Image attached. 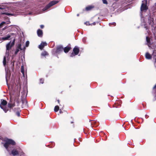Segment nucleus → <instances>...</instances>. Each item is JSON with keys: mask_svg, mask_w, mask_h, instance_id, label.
I'll return each instance as SVG.
<instances>
[{"mask_svg": "<svg viewBox=\"0 0 156 156\" xmlns=\"http://www.w3.org/2000/svg\"><path fill=\"white\" fill-rule=\"evenodd\" d=\"M15 10L11 8H8L3 5H0V13L2 14H5L9 16H15Z\"/></svg>", "mask_w": 156, "mask_h": 156, "instance_id": "obj_1", "label": "nucleus"}, {"mask_svg": "<svg viewBox=\"0 0 156 156\" xmlns=\"http://www.w3.org/2000/svg\"><path fill=\"white\" fill-rule=\"evenodd\" d=\"M4 140L5 141L4 144V146L10 155V152L11 151L12 148H13V146L16 143L12 140L7 138L5 139Z\"/></svg>", "mask_w": 156, "mask_h": 156, "instance_id": "obj_2", "label": "nucleus"}, {"mask_svg": "<svg viewBox=\"0 0 156 156\" xmlns=\"http://www.w3.org/2000/svg\"><path fill=\"white\" fill-rule=\"evenodd\" d=\"M15 40V39L14 38L12 42L10 41L6 44V55L4 57L3 60V64L4 66L5 65L6 63V57L8 56L9 54V52L11 48L14 45Z\"/></svg>", "mask_w": 156, "mask_h": 156, "instance_id": "obj_3", "label": "nucleus"}, {"mask_svg": "<svg viewBox=\"0 0 156 156\" xmlns=\"http://www.w3.org/2000/svg\"><path fill=\"white\" fill-rule=\"evenodd\" d=\"M7 102L5 100H1L0 107L5 112H6L9 110L8 107H6Z\"/></svg>", "mask_w": 156, "mask_h": 156, "instance_id": "obj_4", "label": "nucleus"}, {"mask_svg": "<svg viewBox=\"0 0 156 156\" xmlns=\"http://www.w3.org/2000/svg\"><path fill=\"white\" fill-rule=\"evenodd\" d=\"M148 9V7L147 6V0H144L142 1V4L141 7V11H146Z\"/></svg>", "mask_w": 156, "mask_h": 156, "instance_id": "obj_5", "label": "nucleus"}, {"mask_svg": "<svg viewBox=\"0 0 156 156\" xmlns=\"http://www.w3.org/2000/svg\"><path fill=\"white\" fill-rule=\"evenodd\" d=\"M58 2V1H53L52 2H51L50 3H49L44 8L43 10V11H45L47 10L51 6L53 5H54L56 4Z\"/></svg>", "mask_w": 156, "mask_h": 156, "instance_id": "obj_6", "label": "nucleus"}, {"mask_svg": "<svg viewBox=\"0 0 156 156\" xmlns=\"http://www.w3.org/2000/svg\"><path fill=\"white\" fill-rule=\"evenodd\" d=\"M16 36V34H14L10 33L8 34L6 36L3 37L2 39L3 40H9L10 39H12V38H15L14 37Z\"/></svg>", "mask_w": 156, "mask_h": 156, "instance_id": "obj_7", "label": "nucleus"}, {"mask_svg": "<svg viewBox=\"0 0 156 156\" xmlns=\"http://www.w3.org/2000/svg\"><path fill=\"white\" fill-rule=\"evenodd\" d=\"M78 54V48L75 47L73 50V52L71 53L70 56L72 57Z\"/></svg>", "mask_w": 156, "mask_h": 156, "instance_id": "obj_8", "label": "nucleus"}, {"mask_svg": "<svg viewBox=\"0 0 156 156\" xmlns=\"http://www.w3.org/2000/svg\"><path fill=\"white\" fill-rule=\"evenodd\" d=\"M9 23H10V22L9 19L7 21L2 22L0 24V28H2L5 24H9Z\"/></svg>", "mask_w": 156, "mask_h": 156, "instance_id": "obj_9", "label": "nucleus"}, {"mask_svg": "<svg viewBox=\"0 0 156 156\" xmlns=\"http://www.w3.org/2000/svg\"><path fill=\"white\" fill-rule=\"evenodd\" d=\"M47 45V43L46 42H42L40 45H39V48L41 50L45 46Z\"/></svg>", "mask_w": 156, "mask_h": 156, "instance_id": "obj_10", "label": "nucleus"}, {"mask_svg": "<svg viewBox=\"0 0 156 156\" xmlns=\"http://www.w3.org/2000/svg\"><path fill=\"white\" fill-rule=\"evenodd\" d=\"M11 154L15 156L19 154V152L17 150L14 149L12 150Z\"/></svg>", "mask_w": 156, "mask_h": 156, "instance_id": "obj_11", "label": "nucleus"}, {"mask_svg": "<svg viewBox=\"0 0 156 156\" xmlns=\"http://www.w3.org/2000/svg\"><path fill=\"white\" fill-rule=\"evenodd\" d=\"M63 50V48L61 46L57 47L56 50L57 53H59L60 51H62Z\"/></svg>", "mask_w": 156, "mask_h": 156, "instance_id": "obj_12", "label": "nucleus"}, {"mask_svg": "<svg viewBox=\"0 0 156 156\" xmlns=\"http://www.w3.org/2000/svg\"><path fill=\"white\" fill-rule=\"evenodd\" d=\"M21 44H19L18 45V46L17 47V48L16 49V50L15 51L14 54L15 55H16L18 52L20 51V50H21L22 49L21 48Z\"/></svg>", "mask_w": 156, "mask_h": 156, "instance_id": "obj_13", "label": "nucleus"}, {"mask_svg": "<svg viewBox=\"0 0 156 156\" xmlns=\"http://www.w3.org/2000/svg\"><path fill=\"white\" fill-rule=\"evenodd\" d=\"M37 34L39 37H42L43 35V32L41 30L38 29L37 30Z\"/></svg>", "mask_w": 156, "mask_h": 156, "instance_id": "obj_14", "label": "nucleus"}, {"mask_svg": "<svg viewBox=\"0 0 156 156\" xmlns=\"http://www.w3.org/2000/svg\"><path fill=\"white\" fill-rule=\"evenodd\" d=\"M145 57L146 58L148 59H151L152 58L151 55L148 52L146 53Z\"/></svg>", "mask_w": 156, "mask_h": 156, "instance_id": "obj_15", "label": "nucleus"}, {"mask_svg": "<svg viewBox=\"0 0 156 156\" xmlns=\"http://www.w3.org/2000/svg\"><path fill=\"white\" fill-rule=\"evenodd\" d=\"M71 48L70 46H67L65 47L64 49V52L66 53L68 52Z\"/></svg>", "mask_w": 156, "mask_h": 156, "instance_id": "obj_16", "label": "nucleus"}, {"mask_svg": "<svg viewBox=\"0 0 156 156\" xmlns=\"http://www.w3.org/2000/svg\"><path fill=\"white\" fill-rule=\"evenodd\" d=\"M146 41L147 42V44L149 47H150L151 45L150 42V39L147 37H146Z\"/></svg>", "mask_w": 156, "mask_h": 156, "instance_id": "obj_17", "label": "nucleus"}, {"mask_svg": "<svg viewBox=\"0 0 156 156\" xmlns=\"http://www.w3.org/2000/svg\"><path fill=\"white\" fill-rule=\"evenodd\" d=\"M15 106L14 104L9 103L8 105V107L9 108H12L14 107Z\"/></svg>", "mask_w": 156, "mask_h": 156, "instance_id": "obj_18", "label": "nucleus"}, {"mask_svg": "<svg viewBox=\"0 0 156 156\" xmlns=\"http://www.w3.org/2000/svg\"><path fill=\"white\" fill-rule=\"evenodd\" d=\"M59 109V107L58 106H56L54 108V110L55 112H57Z\"/></svg>", "mask_w": 156, "mask_h": 156, "instance_id": "obj_19", "label": "nucleus"}, {"mask_svg": "<svg viewBox=\"0 0 156 156\" xmlns=\"http://www.w3.org/2000/svg\"><path fill=\"white\" fill-rule=\"evenodd\" d=\"M93 7L91 6H89L86 7V9L87 11L90 10Z\"/></svg>", "mask_w": 156, "mask_h": 156, "instance_id": "obj_20", "label": "nucleus"}, {"mask_svg": "<svg viewBox=\"0 0 156 156\" xmlns=\"http://www.w3.org/2000/svg\"><path fill=\"white\" fill-rule=\"evenodd\" d=\"M48 55L47 52L45 51H44L42 52L41 55L43 56H45Z\"/></svg>", "mask_w": 156, "mask_h": 156, "instance_id": "obj_21", "label": "nucleus"}, {"mask_svg": "<svg viewBox=\"0 0 156 156\" xmlns=\"http://www.w3.org/2000/svg\"><path fill=\"white\" fill-rule=\"evenodd\" d=\"M21 71L22 73L24 75V67L23 66H21Z\"/></svg>", "mask_w": 156, "mask_h": 156, "instance_id": "obj_22", "label": "nucleus"}, {"mask_svg": "<svg viewBox=\"0 0 156 156\" xmlns=\"http://www.w3.org/2000/svg\"><path fill=\"white\" fill-rule=\"evenodd\" d=\"M104 4H107L108 2L107 1V0H102Z\"/></svg>", "mask_w": 156, "mask_h": 156, "instance_id": "obj_23", "label": "nucleus"}, {"mask_svg": "<svg viewBox=\"0 0 156 156\" xmlns=\"http://www.w3.org/2000/svg\"><path fill=\"white\" fill-rule=\"evenodd\" d=\"M111 25H113L114 26H115L116 25V23L115 22H113L112 23H110L109 24V25L110 26H111Z\"/></svg>", "mask_w": 156, "mask_h": 156, "instance_id": "obj_24", "label": "nucleus"}, {"mask_svg": "<svg viewBox=\"0 0 156 156\" xmlns=\"http://www.w3.org/2000/svg\"><path fill=\"white\" fill-rule=\"evenodd\" d=\"M29 44V42L28 41H26V46L27 47L28 46Z\"/></svg>", "mask_w": 156, "mask_h": 156, "instance_id": "obj_25", "label": "nucleus"}, {"mask_svg": "<svg viewBox=\"0 0 156 156\" xmlns=\"http://www.w3.org/2000/svg\"><path fill=\"white\" fill-rule=\"evenodd\" d=\"M154 59L155 61H154V65L156 67V56H154Z\"/></svg>", "mask_w": 156, "mask_h": 156, "instance_id": "obj_26", "label": "nucleus"}, {"mask_svg": "<svg viewBox=\"0 0 156 156\" xmlns=\"http://www.w3.org/2000/svg\"><path fill=\"white\" fill-rule=\"evenodd\" d=\"M40 81L41 83H43L44 81V80L43 79H40Z\"/></svg>", "mask_w": 156, "mask_h": 156, "instance_id": "obj_27", "label": "nucleus"}, {"mask_svg": "<svg viewBox=\"0 0 156 156\" xmlns=\"http://www.w3.org/2000/svg\"><path fill=\"white\" fill-rule=\"evenodd\" d=\"M17 115L18 116H20V113L19 112H17L16 113Z\"/></svg>", "mask_w": 156, "mask_h": 156, "instance_id": "obj_28", "label": "nucleus"}, {"mask_svg": "<svg viewBox=\"0 0 156 156\" xmlns=\"http://www.w3.org/2000/svg\"><path fill=\"white\" fill-rule=\"evenodd\" d=\"M23 103H25L26 104H27V102L26 100H24V101H23L22 102Z\"/></svg>", "mask_w": 156, "mask_h": 156, "instance_id": "obj_29", "label": "nucleus"}, {"mask_svg": "<svg viewBox=\"0 0 156 156\" xmlns=\"http://www.w3.org/2000/svg\"><path fill=\"white\" fill-rule=\"evenodd\" d=\"M85 23L87 25H89L90 24H89V23L88 22H86Z\"/></svg>", "mask_w": 156, "mask_h": 156, "instance_id": "obj_30", "label": "nucleus"}, {"mask_svg": "<svg viewBox=\"0 0 156 156\" xmlns=\"http://www.w3.org/2000/svg\"><path fill=\"white\" fill-rule=\"evenodd\" d=\"M40 27L42 29L44 27V26L43 25H40Z\"/></svg>", "mask_w": 156, "mask_h": 156, "instance_id": "obj_31", "label": "nucleus"}, {"mask_svg": "<svg viewBox=\"0 0 156 156\" xmlns=\"http://www.w3.org/2000/svg\"><path fill=\"white\" fill-rule=\"evenodd\" d=\"M59 113H62V111H61V110H59Z\"/></svg>", "mask_w": 156, "mask_h": 156, "instance_id": "obj_32", "label": "nucleus"}, {"mask_svg": "<svg viewBox=\"0 0 156 156\" xmlns=\"http://www.w3.org/2000/svg\"><path fill=\"white\" fill-rule=\"evenodd\" d=\"M92 24L93 25H95V22H94Z\"/></svg>", "mask_w": 156, "mask_h": 156, "instance_id": "obj_33", "label": "nucleus"}, {"mask_svg": "<svg viewBox=\"0 0 156 156\" xmlns=\"http://www.w3.org/2000/svg\"><path fill=\"white\" fill-rule=\"evenodd\" d=\"M156 87V84L154 86V88H155Z\"/></svg>", "mask_w": 156, "mask_h": 156, "instance_id": "obj_34", "label": "nucleus"}, {"mask_svg": "<svg viewBox=\"0 0 156 156\" xmlns=\"http://www.w3.org/2000/svg\"><path fill=\"white\" fill-rule=\"evenodd\" d=\"M6 80H7V76L6 75Z\"/></svg>", "mask_w": 156, "mask_h": 156, "instance_id": "obj_35", "label": "nucleus"}, {"mask_svg": "<svg viewBox=\"0 0 156 156\" xmlns=\"http://www.w3.org/2000/svg\"><path fill=\"white\" fill-rule=\"evenodd\" d=\"M58 103H59V101L58 100Z\"/></svg>", "mask_w": 156, "mask_h": 156, "instance_id": "obj_36", "label": "nucleus"}, {"mask_svg": "<svg viewBox=\"0 0 156 156\" xmlns=\"http://www.w3.org/2000/svg\"><path fill=\"white\" fill-rule=\"evenodd\" d=\"M29 14H32V13H29Z\"/></svg>", "mask_w": 156, "mask_h": 156, "instance_id": "obj_37", "label": "nucleus"}]
</instances>
